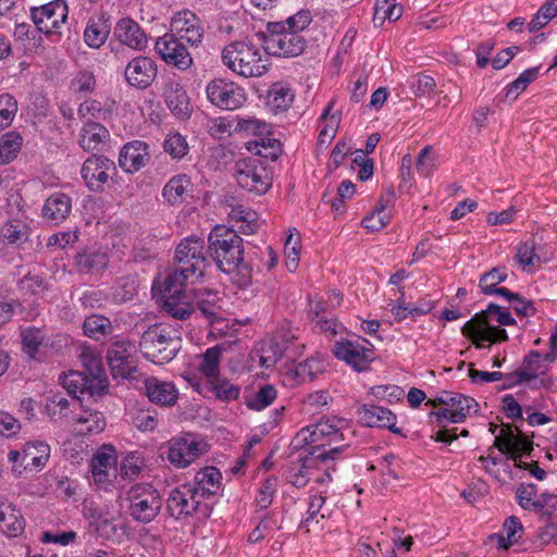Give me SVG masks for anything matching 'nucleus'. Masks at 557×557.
Returning <instances> with one entry per match:
<instances>
[{
	"label": "nucleus",
	"instance_id": "603ef678",
	"mask_svg": "<svg viewBox=\"0 0 557 557\" xmlns=\"http://www.w3.org/2000/svg\"><path fill=\"white\" fill-rule=\"evenodd\" d=\"M222 350L223 347L221 345H215L208 348L201 356V361L198 366V369L203 375L212 377L218 374Z\"/></svg>",
	"mask_w": 557,
	"mask_h": 557
},
{
	"label": "nucleus",
	"instance_id": "a18cd8bd",
	"mask_svg": "<svg viewBox=\"0 0 557 557\" xmlns=\"http://www.w3.org/2000/svg\"><path fill=\"white\" fill-rule=\"evenodd\" d=\"M71 422H76L85 426V431L89 433H99L106 426V420L101 412L88 408H79L78 413L71 417Z\"/></svg>",
	"mask_w": 557,
	"mask_h": 557
},
{
	"label": "nucleus",
	"instance_id": "69168bd1",
	"mask_svg": "<svg viewBox=\"0 0 557 557\" xmlns=\"http://www.w3.org/2000/svg\"><path fill=\"white\" fill-rule=\"evenodd\" d=\"M22 343L24 351L35 358L42 343V334L38 329H27L22 332Z\"/></svg>",
	"mask_w": 557,
	"mask_h": 557
},
{
	"label": "nucleus",
	"instance_id": "c756f323",
	"mask_svg": "<svg viewBox=\"0 0 557 557\" xmlns=\"http://www.w3.org/2000/svg\"><path fill=\"white\" fill-rule=\"evenodd\" d=\"M117 40L134 49L141 51L147 47V36L138 23L131 18H122L114 28Z\"/></svg>",
	"mask_w": 557,
	"mask_h": 557
},
{
	"label": "nucleus",
	"instance_id": "b1692460",
	"mask_svg": "<svg viewBox=\"0 0 557 557\" xmlns=\"http://www.w3.org/2000/svg\"><path fill=\"white\" fill-rule=\"evenodd\" d=\"M358 419L370 428H385L392 433L400 434L401 430L396 426V416L382 406L367 404L358 409Z\"/></svg>",
	"mask_w": 557,
	"mask_h": 557
},
{
	"label": "nucleus",
	"instance_id": "0e129e2a",
	"mask_svg": "<svg viewBox=\"0 0 557 557\" xmlns=\"http://www.w3.org/2000/svg\"><path fill=\"white\" fill-rule=\"evenodd\" d=\"M230 216L234 221L246 222V225L242 227L243 233L252 234L256 232V212L238 206L231 210Z\"/></svg>",
	"mask_w": 557,
	"mask_h": 557
},
{
	"label": "nucleus",
	"instance_id": "20e7f679",
	"mask_svg": "<svg viewBox=\"0 0 557 557\" xmlns=\"http://www.w3.org/2000/svg\"><path fill=\"white\" fill-rule=\"evenodd\" d=\"M139 348L147 360L164 364L173 360L180 351L181 336L175 329L154 324L143 333Z\"/></svg>",
	"mask_w": 557,
	"mask_h": 557
},
{
	"label": "nucleus",
	"instance_id": "5701e85b",
	"mask_svg": "<svg viewBox=\"0 0 557 557\" xmlns=\"http://www.w3.org/2000/svg\"><path fill=\"white\" fill-rule=\"evenodd\" d=\"M517 431L516 434L511 425L503 424L500 435H497L494 441V447L509 455L512 460H516V455H528L533 449L532 442L521 431Z\"/></svg>",
	"mask_w": 557,
	"mask_h": 557
},
{
	"label": "nucleus",
	"instance_id": "052dcab7",
	"mask_svg": "<svg viewBox=\"0 0 557 557\" xmlns=\"http://www.w3.org/2000/svg\"><path fill=\"white\" fill-rule=\"evenodd\" d=\"M143 468V458L136 453H131L123 458L120 466V474L123 479H134L139 475Z\"/></svg>",
	"mask_w": 557,
	"mask_h": 557
},
{
	"label": "nucleus",
	"instance_id": "2eb2a0df",
	"mask_svg": "<svg viewBox=\"0 0 557 557\" xmlns=\"http://www.w3.org/2000/svg\"><path fill=\"white\" fill-rule=\"evenodd\" d=\"M67 14L69 8L63 0H54L30 10L32 20L37 29L47 35L59 33L67 20Z\"/></svg>",
	"mask_w": 557,
	"mask_h": 557
},
{
	"label": "nucleus",
	"instance_id": "a19ab883",
	"mask_svg": "<svg viewBox=\"0 0 557 557\" xmlns=\"http://www.w3.org/2000/svg\"><path fill=\"white\" fill-rule=\"evenodd\" d=\"M79 272L98 275L108 267V257L100 251H85L76 256Z\"/></svg>",
	"mask_w": 557,
	"mask_h": 557
},
{
	"label": "nucleus",
	"instance_id": "bf43d9fd",
	"mask_svg": "<svg viewBox=\"0 0 557 557\" xmlns=\"http://www.w3.org/2000/svg\"><path fill=\"white\" fill-rule=\"evenodd\" d=\"M163 149L172 158L182 159L188 151V144L181 134H170L163 143Z\"/></svg>",
	"mask_w": 557,
	"mask_h": 557
},
{
	"label": "nucleus",
	"instance_id": "0eeeda50",
	"mask_svg": "<svg viewBox=\"0 0 557 557\" xmlns=\"http://www.w3.org/2000/svg\"><path fill=\"white\" fill-rule=\"evenodd\" d=\"M346 431H348V426L345 419L330 417L320 419L317 423L301 429L297 438H301L310 446L309 450L319 447L321 451H329L330 449H325V446L346 441Z\"/></svg>",
	"mask_w": 557,
	"mask_h": 557
},
{
	"label": "nucleus",
	"instance_id": "393cba45",
	"mask_svg": "<svg viewBox=\"0 0 557 557\" xmlns=\"http://www.w3.org/2000/svg\"><path fill=\"white\" fill-rule=\"evenodd\" d=\"M148 145L143 140H133L123 146L119 156V165L126 173H135L149 161Z\"/></svg>",
	"mask_w": 557,
	"mask_h": 557
},
{
	"label": "nucleus",
	"instance_id": "338daca9",
	"mask_svg": "<svg viewBox=\"0 0 557 557\" xmlns=\"http://www.w3.org/2000/svg\"><path fill=\"white\" fill-rule=\"evenodd\" d=\"M137 292V282L134 277H122L116 282L114 297L120 301L132 300Z\"/></svg>",
	"mask_w": 557,
	"mask_h": 557
},
{
	"label": "nucleus",
	"instance_id": "c9c22d12",
	"mask_svg": "<svg viewBox=\"0 0 557 557\" xmlns=\"http://www.w3.org/2000/svg\"><path fill=\"white\" fill-rule=\"evenodd\" d=\"M191 186L188 175H175L164 185L162 198L169 206H178L185 201V197L191 190Z\"/></svg>",
	"mask_w": 557,
	"mask_h": 557
},
{
	"label": "nucleus",
	"instance_id": "ddd939ff",
	"mask_svg": "<svg viewBox=\"0 0 557 557\" xmlns=\"http://www.w3.org/2000/svg\"><path fill=\"white\" fill-rule=\"evenodd\" d=\"M137 348L123 336H114L107 350V361L114 379H128L136 371Z\"/></svg>",
	"mask_w": 557,
	"mask_h": 557
},
{
	"label": "nucleus",
	"instance_id": "f03ea898",
	"mask_svg": "<svg viewBox=\"0 0 557 557\" xmlns=\"http://www.w3.org/2000/svg\"><path fill=\"white\" fill-rule=\"evenodd\" d=\"M208 252L224 273H233L244 261L243 238L225 225H216L208 236Z\"/></svg>",
	"mask_w": 557,
	"mask_h": 557
},
{
	"label": "nucleus",
	"instance_id": "e433bc0d",
	"mask_svg": "<svg viewBox=\"0 0 557 557\" xmlns=\"http://www.w3.org/2000/svg\"><path fill=\"white\" fill-rule=\"evenodd\" d=\"M285 339L276 337L274 339L260 343L256 349V355L259 358L260 367L270 369L274 367L287 351L288 347L285 345Z\"/></svg>",
	"mask_w": 557,
	"mask_h": 557
},
{
	"label": "nucleus",
	"instance_id": "3c124183",
	"mask_svg": "<svg viewBox=\"0 0 557 557\" xmlns=\"http://www.w3.org/2000/svg\"><path fill=\"white\" fill-rule=\"evenodd\" d=\"M84 516L89 520L90 525L95 527L98 531L110 525L114 520L108 506H98L94 503L84 507Z\"/></svg>",
	"mask_w": 557,
	"mask_h": 557
},
{
	"label": "nucleus",
	"instance_id": "72a5a7b5",
	"mask_svg": "<svg viewBox=\"0 0 557 557\" xmlns=\"http://www.w3.org/2000/svg\"><path fill=\"white\" fill-rule=\"evenodd\" d=\"M221 472L215 467H206L195 474L194 483H189L202 500L216 494L221 485Z\"/></svg>",
	"mask_w": 557,
	"mask_h": 557
},
{
	"label": "nucleus",
	"instance_id": "aec40b11",
	"mask_svg": "<svg viewBox=\"0 0 557 557\" xmlns=\"http://www.w3.org/2000/svg\"><path fill=\"white\" fill-rule=\"evenodd\" d=\"M115 171V164L104 156L92 154L82 165L81 175L91 191H101L108 183L110 173Z\"/></svg>",
	"mask_w": 557,
	"mask_h": 557
},
{
	"label": "nucleus",
	"instance_id": "7ed1b4c3",
	"mask_svg": "<svg viewBox=\"0 0 557 557\" xmlns=\"http://www.w3.org/2000/svg\"><path fill=\"white\" fill-rule=\"evenodd\" d=\"M175 269L166 275L169 284L172 282L185 283L189 278H199L209 264L205 255L203 240L190 236L180 242L175 249Z\"/></svg>",
	"mask_w": 557,
	"mask_h": 557
},
{
	"label": "nucleus",
	"instance_id": "39448f33",
	"mask_svg": "<svg viewBox=\"0 0 557 557\" xmlns=\"http://www.w3.org/2000/svg\"><path fill=\"white\" fill-rule=\"evenodd\" d=\"M349 443L335 445L330 447L329 451H321L318 448L314 450L304 449L300 451L295 460H292L286 468V480L297 488L307 485L310 480L311 470L318 468L320 463L327 460L337 459L338 455L349 448Z\"/></svg>",
	"mask_w": 557,
	"mask_h": 557
},
{
	"label": "nucleus",
	"instance_id": "4468645a",
	"mask_svg": "<svg viewBox=\"0 0 557 557\" xmlns=\"http://www.w3.org/2000/svg\"><path fill=\"white\" fill-rule=\"evenodd\" d=\"M207 99L221 110H236L247 100L245 89L233 81L214 78L207 84Z\"/></svg>",
	"mask_w": 557,
	"mask_h": 557
},
{
	"label": "nucleus",
	"instance_id": "bb28decb",
	"mask_svg": "<svg viewBox=\"0 0 557 557\" xmlns=\"http://www.w3.org/2000/svg\"><path fill=\"white\" fill-rule=\"evenodd\" d=\"M521 371L525 373L530 388H547L552 379L546 374L547 366L542 361V355L537 350H531L523 359Z\"/></svg>",
	"mask_w": 557,
	"mask_h": 557
},
{
	"label": "nucleus",
	"instance_id": "a878e982",
	"mask_svg": "<svg viewBox=\"0 0 557 557\" xmlns=\"http://www.w3.org/2000/svg\"><path fill=\"white\" fill-rule=\"evenodd\" d=\"M25 525L21 509L8 499H0V532L7 537L15 539L24 532Z\"/></svg>",
	"mask_w": 557,
	"mask_h": 557
},
{
	"label": "nucleus",
	"instance_id": "6e6552de",
	"mask_svg": "<svg viewBox=\"0 0 557 557\" xmlns=\"http://www.w3.org/2000/svg\"><path fill=\"white\" fill-rule=\"evenodd\" d=\"M128 513L139 523H149L156 519L162 508V497L151 483H136L126 492Z\"/></svg>",
	"mask_w": 557,
	"mask_h": 557
},
{
	"label": "nucleus",
	"instance_id": "8fccbe9b",
	"mask_svg": "<svg viewBox=\"0 0 557 557\" xmlns=\"http://www.w3.org/2000/svg\"><path fill=\"white\" fill-rule=\"evenodd\" d=\"M522 532L523 527L520 520L515 516L509 517L505 520L502 533L497 535L498 547L507 549L509 546L518 542Z\"/></svg>",
	"mask_w": 557,
	"mask_h": 557
},
{
	"label": "nucleus",
	"instance_id": "412c9836",
	"mask_svg": "<svg viewBox=\"0 0 557 557\" xmlns=\"http://www.w3.org/2000/svg\"><path fill=\"white\" fill-rule=\"evenodd\" d=\"M116 463L115 450L112 446H103L90 461L91 475L99 490L109 491L113 483L114 473H110Z\"/></svg>",
	"mask_w": 557,
	"mask_h": 557
},
{
	"label": "nucleus",
	"instance_id": "a211bd4d",
	"mask_svg": "<svg viewBox=\"0 0 557 557\" xmlns=\"http://www.w3.org/2000/svg\"><path fill=\"white\" fill-rule=\"evenodd\" d=\"M154 49L166 64L178 70L185 71L193 65V58L186 46L170 33L156 40Z\"/></svg>",
	"mask_w": 557,
	"mask_h": 557
},
{
	"label": "nucleus",
	"instance_id": "9d476101",
	"mask_svg": "<svg viewBox=\"0 0 557 557\" xmlns=\"http://www.w3.org/2000/svg\"><path fill=\"white\" fill-rule=\"evenodd\" d=\"M166 508L174 519H183L197 516L199 519H207L212 512V506L202 500L190 484L172 491L168 498Z\"/></svg>",
	"mask_w": 557,
	"mask_h": 557
},
{
	"label": "nucleus",
	"instance_id": "7c9ffc66",
	"mask_svg": "<svg viewBox=\"0 0 557 557\" xmlns=\"http://www.w3.org/2000/svg\"><path fill=\"white\" fill-rule=\"evenodd\" d=\"M164 98L168 108L180 120H186L191 114L189 98L183 86L175 82L165 84Z\"/></svg>",
	"mask_w": 557,
	"mask_h": 557
},
{
	"label": "nucleus",
	"instance_id": "9b49d317",
	"mask_svg": "<svg viewBox=\"0 0 557 557\" xmlns=\"http://www.w3.org/2000/svg\"><path fill=\"white\" fill-rule=\"evenodd\" d=\"M234 177L238 186L253 195H264L272 185L268 169L253 158L240 159L235 163Z\"/></svg>",
	"mask_w": 557,
	"mask_h": 557
},
{
	"label": "nucleus",
	"instance_id": "864d4df0",
	"mask_svg": "<svg viewBox=\"0 0 557 557\" xmlns=\"http://www.w3.org/2000/svg\"><path fill=\"white\" fill-rule=\"evenodd\" d=\"M277 392L273 385L261 386L258 392L246 398V406L251 410L260 411L269 407L276 398Z\"/></svg>",
	"mask_w": 557,
	"mask_h": 557
},
{
	"label": "nucleus",
	"instance_id": "58836bf2",
	"mask_svg": "<svg viewBox=\"0 0 557 557\" xmlns=\"http://www.w3.org/2000/svg\"><path fill=\"white\" fill-rule=\"evenodd\" d=\"M50 456V446L46 442L34 441L24 445L22 451V465L25 469L42 468Z\"/></svg>",
	"mask_w": 557,
	"mask_h": 557
},
{
	"label": "nucleus",
	"instance_id": "473e14b6",
	"mask_svg": "<svg viewBox=\"0 0 557 557\" xmlns=\"http://www.w3.org/2000/svg\"><path fill=\"white\" fill-rule=\"evenodd\" d=\"M71 211V197L63 193H54L47 198L42 207V216L48 222L58 225L70 215Z\"/></svg>",
	"mask_w": 557,
	"mask_h": 557
},
{
	"label": "nucleus",
	"instance_id": "37998d69",
	"mask_svg": "<svg viewBox=\"0 0 557 557\" xmlns=\"http://www.w3.org/2000/svg\"><path fill=\"white\" fill-rule=\"evenodd\" d=\"M470 321H474L479 326L491 325L493 321L500 325H512L516 323L508 310L502 309L495 304H490L486 310L476 313Z\"/></svg>",
	"mask_w": 557,
	"mask_h": 557
},
{
	"label": "nucleus",
	"instance_id": "4be33fe9",
	"mask_svg": "<svg viewBox=\"0 0 557 557\" xmlns=\"http://www.w3.org/2000/svg\"><path fill=\"white\" fill-rule=\"evenodd\" d=\"M158 67L156 62L148 57H136L128 62L124 76L126 82L138 89H146L151 86L157 77Z\"/></svg>",
	"mask_w": 557,
	"mask_h": 557
},
{
	"label": "nucleus",
	"instance_id": "f8f14e48",
	"mask_svg": "<svg viewBox=\"0 0 557 557\" xmlns=\"http://www.w3.org/2000/svg\"><path fill=\"white\" fill-rule=\"evenodd\" d=\"M332 352L337 359L345 361L357 372L369 370L375 358L372 344L362 337L336 341L332 347Z\"/></svg>",
	"mask_w": 557,
	"mask_h": 557
},
{
	"label": "nucleus",
	"instance_id": "ea45409f",
	"mask_svg": "<svg viewBox=\"0 0 557 557\" xmlns=\"http://www.w3.org/2000/svg\"><path fill=\"white\" fill-rule=\"evenodd\" d=\"M294 98L295 94L287 83L276 82L268 91L267 103L275 111H285L290 107Z\"/></svg>",
	"mask_w": 557,
	"mask_h": 557
},
{
	"label": "nucleus",
	"instance_id": "4c0bfd02",
	"mask_svg": "<svg viewBox=\"0 0 557 557\" xmlns=\"http://www.w3.org/2000/svg\"><path fill=\"white\" fill-rule=\"evenodd\" d=\"M507 278L506 267H496L481 275L479 286L485 295H500L503 297L516 298L512 292L497 285Z\"/></svg>",
	"mask_w": 557,
	"mask_h": 557
},
{
	"label": "nucleus",
	"instance_id": "13d9d810",
	"mask_svg": "<svg viewBox=\"0 0 557 557\" xmlns=\"http://www.w3.org/2000/svg\"><path fill=\"white\" fill-rule=\"evenodd\" d=\"M391 215L385 211V205H379L375 210L363 218L361 224L370 232H377L389 223Z\"/></svg>",
	"mask_w": 557,
	"mask_h": 557
},
{
	"label": "nucleus",
	"instance_id": "680f3d73",
	"mask_svg": "<svg viewBox=\"0 0 557 557\" xmlns=\"http://www.w3.org/2000/svg\"><path fill=\"white\" fill-rule=\"evenodd\" d=\"M276 492V479L268 478L262 482L256 495L257 507L261 510L269 508Z\"/></svg>",
	"mask_w": 557,
	"mask_h": 557
},
{
	"label": "nucleus",
	"instance_id": "6e6d98bb",
	"mask_svg": "<svg viewBox=\"0 0 557 557\" xmlns=\"http://www.w3.org/2000/svg\"><path fill=\"white\" fill-rule=\"evenodd\" d=\"M17 109V101L11 94H0V132L12 124Z\"/></svg>",
	"mask_w": 557,
	"mask_h": 557
},
{
	"label": "nucleus",
	"instance_id": "5fc2aeb1",
	"mask_svg": "<svg viewBox=\"0 0 557 557\" xmlns=\"http://www.w3.org/2000/svg\"><path fill=\"white\" fill-rule=\"evenodd\" d=\"M516 260L520 265H522L524 271L531 272L534 268L540 267L541 259L534 252V243H521L517 247Z\"/></svg>",
	"mask_w": 557,
	"mask_h": 557
},
{
	"label": "nucleus",
	"instance_id": "c85d7f7f",
	"mask_svg": "<svg viewBox=\"0 0 557 557\" xmlns=\"http://www.w3.org/2000/svg\"><path fill=\"white\" fill-rule=\"evenodd\" d=\"M478 403L474 398L456 393L449 408H442L432 414L438 420L445 419L453 423L462 422L471 412H476Z\"/></svg>",
	"mask_w": 557,
	"mask_h": 557
},
{
	"label": "nucleus",
	"instance_id": "de8ad7c7",
	"mask_svg": "<svg viewBox=\"0 0 557 557\" xmlns=\"http://www.w3.org/2000/svg\"><path fill=\"white\" fill-rule=\"evenodd\" d=\"M109 32V26L102 18L89 20L84 32L85 42L90 48H100L106 42Z\"/></svg>",
	"mask_w": 557,
	"mask_h": 557
},
{
	"label": "nucleus",
	"instance_id": "774afa93",
	"mask_svg": "<svg viewBox=\"0 0 557 557\" xmlns=\"http://www.w3.org/2000/svg\"><path fill=\"white\" fill-rule=\"evenodd\" d=\"M2 233L9 243L14 244L27 239V227L17 221H10L4 224Z\"/></svg>",
	"mask_w": 557,
	"mask_h": 557
},
{
	"label": "nucleus",
	"instance_id": "2f4dec72",
	"mask_svg": "<svg viewBox=\"0 0 557 557\" xmlns=\"http://www.w3.org/2000/svg\"><path fill=\"white\" fill-rule=\"evenodd\" d=\"M462 334L471 338L478 348H483L482 342L498 343L508 339L507 332L504 329L493 325L479 326L474 321H468L462 326Z\"/></svg>",
	"mask_w": 557,
	"mask_h": 557
},
{
	"label": "nucleus",
	"instance_id": "f3484780",
	"mask_svg": "<svg viewBox=\"0 0 557 557\" xmlns=\"http://www.w3.org/2000/svg\"><path fill=\"white\" fill-rule=\"evenodd\" d=\"M184 287L185 283L172 282L169 284L165 278L161 288L164 297L163 311L181 321L187 320L194 312V307L188 300Z\"/></svg>",
	"mask_w": 557,
	"mask_h": 557
},
{
	"label": "nucleus",
	"instance_id": "423d86ee",
	"mask_svg": "<svg viewBox=\"0 0 557 557\" xmlns=\"http://www.w3.org/2000/svg\"><path fill=\"white\" fill-rule=\"evenodd\" d=\"M87 372L70 371L60 377L62 386L73 397L88 395H101L108 388V380L103 373L101 362L98 359H91L90 364L86 367Z\"/></svg>",
	"mask_w": 557,
	"mask_h": 557
},
{
	"label": "nucleus",
	"instance_id": "09e8293b",
	"mask_svg": "<svg viewBox=\"0 0 557 557\" xmlns=\"http://www.w3.org/2000/svg\"><path fill=\"white\" fill-rule=\"evenodd\" d=\"M23 144L22 136L16 132H9L0 139V164H8L17 157Z\"/></svg>",
	"mask_w": 557,
	"mask_h": 557
},
{
	"label": "nucleus",
	"instance_id": "49530a36",
	"mask_svg": "<svg viewBox=\"0 0 557 557\" xmlns=\"http://www.w3.org/2000/svg\"><path fill=\"white\" fill-rule=\"evenodd\" d=\"M219 296L216 292L209 289H198L196 292V306L201 313L213 322L220 314Z\"/></svg>",
	"mask_w": 557,
	"mask_h": 557
},
{
	"label": "nucleus",
	"instance_id": "6ab92c4d",
	"mask_svg": "<svg viewBox=\"0 0 557 557\" xmlns=\"http://www.w3.org/2000/svg\"><path fill=\"white\" fill-rule=\"evenodd\" d=\"M206 443L193 435L174 438L170 443L166 459L176 468H186L198 459L206 450Z\"/></svg>",
	"mask_w": 557,
	"mask_h": 557
},
{
	"label": "nucleus",
	"instance_id": "c03bdc74",
	"mask_svg": "<svg viewBox=\"0 0 557 557\" xmlns=\"http://www.w3.org/2000/svg\"><path fill=\"white\" fill-rule=\"evenodd\" d=\"M323 372V363L318 358H307L289 369L287 375L295 377L298 384L312 381L318 373Z\"/></svg>",
	"mask_w": 557,
	"mask_h": 557
},
{
	"label": "nucleus",
	"instance_id": "f704fd0d",
	"mask_svg": "<svg viewBox=\"0 0 557 557\" xmlns=\"http://www.w3.org/2000/svg\"><path fill=\"white\" fill-rule=\"evenodd\" d=\"M108 129L101 124L87 121L79 132V145L85 151L99 150L109 139Z\"/></svg>",
	"mask_w": 557,
	"mask_h": 557
},
{
	"label": "nucleus",
	"instance_id": "1a4fd4ad",
	"mask_svg": "<svg viewBox=\"0 0 557 557\" xmlns=\"http://www.w3.org/2000/svg\"><path fill=\"white\" fill-rule=\"evenodd\" d=\"M306 39L297 32H289L282 22L269 23L264 36L263 49L267 54L294 58L301 54L306 48Z\"/></svg>",
	"mask_w": 557,
	"mask_h": 557
},
{
	"label": "nucleus",
	"instance_id": "79ce46f5",
	"mask_svg": "<svg viewBox=\"0 0 557 557\" xmlns=\"http://www.w3.org/2000/svg\"><path fill=\"white\" fill-rule=\"evenodd\" d=\"M84 334L91 339L102 341L113 332V325L110 319L104 315L91 314L83 323Z\"/></svg>",
	"mask_w": 557,
	"mask_h": 557
},
{
	"label": "nucleus",
	"instance_id": "cd10ccee",
	"mask_svg": "<svg viewBox=\"0 0 557 557\" xmlns=\"http://www.w3.org/2000/svg\"><path fill=\"white\" fill-rule=\"evenodd\" d=\"M145 393L151 403L162 407L173 406L178 397V391L172 382L153 376L145 380Z\"/></svg>",
	"mask_w": 557,
	"mask_h": 557
},
{
	"label": "nucleus",
	"instance_id": "e2e57ef3",
	"mask_svg": "<svg viewBox=\"0 0 557 557\" xmlns=\"http://www.w3.org/2000/svg\"><path fill=\"white\" fill-rule=\"evenodd\" d=\"M541 66L530 67L523 71L518 78H516L512 83H510L506 89L507 94L506 96H509L512 92L519 94L520 91H523L529 84L534 82L539 76V71Z\"/></svg>",
	"mask_w": 557,
	"mask_h": 557
},
{
	"label": "nucleus",
	"instance_id": "dca6fc26",
	"mask_svg": "<svg viewBox=\"0 0 557 557\" xmlns=\"http://www.w3.org/2000/svg\"><path fill=\"white\" fill-rule=\"evenodd\" d=\"M170 34L190 46L201 44L205 28L201 20L193 11L185 9L176 12L170 23Z\"/></svg>",
	"mask_w": 557,
	"mask_h": 557
},
{
	"label": "nucleus",
	"instance_id": "4d7b16f0",
	"mask_svg": "<svg viewBox=\"0 0 557 557\" xmlns=\"http://www.w3.org/2000/svg\"><path fill=\"white\" fill-rule=\"evenodd\" d=\"M300 235L298 232L290 233L285 242L284 252L286 256V268L295 272L299 264Z\"/></svg>",
	"mask_w": 557,
	"mask_h": 557
},
{
	"label": "nucleus",
	"instance_id": "f257e3e1",
	"mask_svg": "<svg viewBox=\"0 0 557 557\" xmlns=\"http://www.w3.org/2000/svg\"><path fill=\"white\" fill-rule=\"evenodd\" d=\"M223 64L243 77H259L269 70V59L250 39L234 40L221 53Z\"/></svg>",
	"mask_w": 557,
	"mask_h": 557
}]
</instances>
